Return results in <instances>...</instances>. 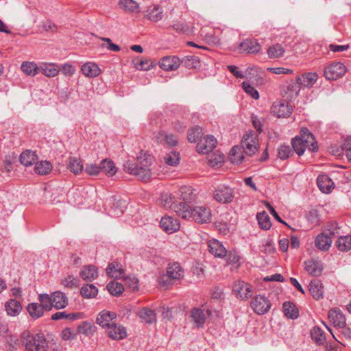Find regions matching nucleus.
I'll use <instances>...</instances> for the list:
<instances>
[{
	"instance_id": "1",
	"label": "nucleus",
	"mask_w": 351,
	"mask_h": 351,
	"mask_svg": "<svg viewBox=\"0 0 351 351\" xmlns=\"http://www.w3.org/2000/svg\"><path fill=\"white\" fill-rule=\"evenodd\" d=\"M152 162L153 157L151 155L141 152L137 157V163L128 160L123 164V170L143 181H147L152 175Z\"/></svg>"
},
{
	"instance_id": "2",
	"label": "nucleus",
	"mask_w": 351,
	"mask_h": 351,
	"mask_svg": "<svg viewBox=\"0 0 351 351\" xmlns=\"http://www.w3.org/2000/svg\"><path fill=\"white\" fill-rule=\"evenodd\" d=\"M176 213L184 219H192L198 223H210L212 219L211 210L205 206H191L184 204L176 208Z\"/></svg>"
},
{
	"instance_id": "3",
	"label": "nucleus",
	"mask_w": 351,
	"mask_h": 351,
	"mask_svg": "<svg viewBox=\"0 0 351 351\" xmlns=\"http://www.w3.org/2000/svg\"><path fill=\"white\" fill-rule=\"evenodd\" d=\"M292 146L299 156L302 155L306 149L313 152H317L318 149L315 136L306 128H302L300 136L293 138Z\"/></svg>"
},
{
	"instance_id": "4",
	"label": "nucleus",
	"mask_w": 351,
	"mask_h": 351,
	"mask_svg": "<svg viewBox=\"0 0 351 351\" xmlns=\"http://www.w3.org/2000/svg\"><path fill=\"white\" fill-rule=\"evenodd\" d=\"M25 351H48V343L42 333L32 335L29 332H23L21 337Z\"/></svg>"
},
{
	"instance_id": "5",
	"label": "nucleus",
	"mask_w": 351,
	"mask_h": 351,
	"mask_svg": "<svg viewBox=\"0 0 351 351\" xmlns=\"http://www.w3.org/2000/svg\"><path fill=\"white\" fill-rule=\"evenodd\" d=\"M239 146L247 156H253L258 147V135L253 131L247 132L243 135Z\"/></svg>"
},
{
	"instance_id": "6",
	"label": "nucleus",
	"mask_w": 351,
	"mask_h": 351,
	"mask_svg": "<svg viewBox=\"0 0 351 351\" xmlns=\"http://www.w3.org/2000/svg\"><path fill=\"white\" fill-rule=\"evenodd\" d=\"M346 72V66L341 62H332L325 67L324 75L328 80H337Z\"/></svg>"
},
{
	"instance_id": "7",
	"label": "nucleus",
	"mask_w": 351,
	"mask_h": 351,
	"mask_svg": "<svg viewBox=\"0 0 351 351\" xmlns=\"http://www.w3.org/2000/svg\"><path fill=\"white\" fill-rule=\"evenodd\" d=\"M250 306L256 314L264 315L269 311L271 302L265 296L258 295L252 299Z\"/></svg>"
},
{
	"instance_id": "8",
	"label": "nucleus",
	"mask_w": 351,
	"mask_h": 351,
	"mask_svg": "<svg viewBox=\"0 0 351 351\" xmlns=\"http://www.w3.org/2000/svg\"><path fill=\"white\" fill-rule=\"evenodd\" d=\"M232 291L237 299L247 300L252 297L253 289L248 283L242 280H237L233 285Z\"/></svg>"
},
{
	"instance_id": "9",
	"label": "nucleus",
	"mask_w": 351,
	"mask_h": 351,
	"mask_svg": "<svg viewBox=\"0 0 351 351\" xmlns=\"http://www.w3.org/2000/svg\"><path fill=\"white\" fill-rule=\"evenodd\" d=\"M214 199L220 203L228 204L234 199L233 189L226 185L218 186L213 192Z\"/></svg>"
},
{
	"instance_id": "10",
	"label": "nucleus",
	"mask_w": 351,
	"mask_h": 351,
	"mask_svg": "<svg viewBox=\"0 0 351 351\" xmlns=\"http://www.w3.org/2000/svg\"><path fill=\"white\" fill-rule=\"evenodd\" d=\"M116 318L117 315L115 313L104 310L98 314L96 322L101 328L108 330L111 325L115 323L114 320Z\"/></svg>"
},
{
	"instance_id": "11",
	"label": "nucleus",
	"mask_w": 351,
	"mask_h": 351,
	"mask_svg": "<svg viewBox=\"0 0 351 351\" xmlns=\"http://www.w3.org/2000/svg\"><path fill=\"white\" fill-rule=\"evenodd\" d=\"M271 110L272 113L279 118L288 117L292 112L291 106H289L288 103L285 101H277L274 102Z\"/></svg>"
},
{
	"instance_id": "12",
	"label": "nucleus",
	"mask_w": 351,
	"mask_h": 351,
	"mask_svg": "<svg viewBox=\"0 0 351 351\" xmlns=\"http://www.w3.org/2000/svg\"><path fill=\"white\" fill-rule=\"evenodd\" d=\"M110 208L108 210V213L110 216L113 217H119L123 215L125 209V203L120 199L117 200L114 198H110L108 200Z\"/></svg>"
},
{
	"instance_id": "13",
	"label": "nucleus",
	"mask_w": 351,
	"mask_h": 351,
	"mask_svg": "<svg viewBox=\"0 0 351 351\" xmlns=\"http://www.w3.org/2000/svg\"><path fill=\"white\" fill-rule=\"evenodd\" d=\"M210 311L209 310L196 308L191 311V317L192 321L196 327H202L205 323L206 319L210 316Z\"/></svg>"
},
{
	"instance_id": "14",
	"label": "nucleus",
	"mask_w": 351,
	"mask_h": 351,
	"mask_svg": "<svg viewBox=\"0 0 351 351\" xmlns=\"http://www.w3.org/2000/svg\"><path fill=\"white\" fill-rule=\"evenodd\" d=\"M304 270L311 276H319L322 274L324 267L321 261L311 259L304 261Z\"/></svg>"
},
{
	"instance_id": "15",
	"label": "nucleus",
	"mask_w": 351,
	"mask_h": 351,
	"mask_svg": "<svg viewBox=\"0 0 351 351\" xmlns=\"http://www.w3.org/2000/svg\"><path fill=\"white\" fill-rule=\"evenodd\" d=\"M180 63V60L176 56H166L160 60L159 66L162 70L171 71L176 70Z\"/></svg>"
},
{
	"instance_id": "16",
	"label": "nucleus",
	"mask_w": 351,
	"mask_h": 351,
	"mask_svg": "<svg viewBox=\"0 0 351 351\" xmlns=\"http://www.w3.org/2000/svg\"><path fill=\"white\" fill-rule=\"evenodd\" d=\"M217 145V140L213 136H207L201 140L197 145V150L199 153L208 154Z\"/></svg>"
},
{
	"instance_id": "17",
	"label": "nucleus",
	"mask_w": 351,
	"mask_h": 351,
	"mask_svg": "<svg viewBox=\"0 0 351 351\" xmlns=\"http://www.w3.org/2000/svg\"><path fill=\"white\" fill-rule=\"evenodd\" d=\"M160 224L162 230L168 233L175 232L180 228L178 220L169 216L162 217Z\"/></svg>"
},
{
	"instance_id": "18",
	"label": "nucleus",
	"mask_w": 351,
	"mask_h": 351,
	"mask_svg": "<svg viewBox=\"0 0 351 351\" xmlns=\"http://www.w3.org/2000/svg\"><path fill=\"white\" fill-rule=\"evenodd\" d=\"M328 318L335 327L343 328L346 326V317L338 308L330 309L328 312Z\"/></svg>"
},
{
	"instance_id": "19",
	"label": "nucleus",
	"mask_w": 351,
	"mask_h": 351,
	"mask_svg": "<svg viewBox=\"0 0 351 351\" xmlns=\"http://www.w3.org/2000/svg\"><path fill=\"white\" fill-rule=\"evenodd\" d=\"M108 337L114 340L123 339L127 337L126 329L122 325L114 323L106 330Z\"/></svg>"
},
{
	"instance_id": "20",
	"label": "nucleus",
	"mask_w": 351,
	"mask_h": 351,
	"mask_svg": "<svg viewBox=\"0 0 351 351\" xmlns=\"http://www.w3.org/2000/svg\"><path fill=\"white\" fill-rule=\"evenodd\" d=\"M81 72L86 77L94 78L100 75L101 69L96 63L87 62L82 65Z\"/></svg>"
},
{
	"instance_id": "21",
	"label": "nucleus",
	"mask_w": 351,
	"mask_h": 351,
	"mask_svg": "<svg viewBox=\"0 0 351 351\" xmlns=\"http://www.w3.org/2000/svg\"><path fill=\"white\" fill-rule=\"evenodd\" d=\"M154 138L158 143L166 144L169 147L176 146L178 144V138L171 133L158 132L154 133Z\"/></svg>"
},
{
	"instance_id": "22",
	"label": "nucleus",
	"mask_w": 351,
	"mask_h": 351,
	"mask_svg": "<svg viewBox=\"0 0 351 351\" xmlns=\"http://www.w3.org/2000/svg\"><path fill=\"white\" fill-rule=\"evenodd\" d=\"M98 276L97 268L93 265H84L80 271V276L87 282L93 281Z\"/></svg>"
},
{
	"instance_id": "23",
	"label": "nucleus",
	"mask_w": 351,
	"mask_h": 351,
	"mask_svg": "<svg viewBox=\"0 0 351 351\" xmlns=\"http://www.w3.org/2000/svg\"><path fill=\"white\" fill-rule=\"evenodd\" d=\"M160 204L166 209H171L176 212V208L181 204L182 202L177 203L175 195L169 193H163L160 196Z\"/></svg>"
},
{
	"instance_id": "24",
	"label": "nucleus",
	"mask_w": 351,
	"mask_h": 351,
	"mask_svg": "<svg viewBox=\"0 0 351 351\" xmlns=\"http://www.w3.org/2000/svg\"><path fill=\"white\" fill-rule=\"evenodd\" d=\"M209 252L215 257L222 258L226 255L227 250L221 242L216 239L208 241Z\"/></svg>"
},
{
	"instance_id": "25",
	"label": "nucleus",
	"mask_w": 351,
	"mask_h": 351,
	"mask_svg": "<svg viewBox=\"0 0 351 351\" xmlns=\"http://www.w3.org/2000/svg\"><path fill=\"white\" fill-rule=\"evenodd\" d=\"M317 186L321 191L329 193L335 186V183L327 175H320L317 179Z\"/></svg>"
},
{
	"instance_id": "26",
	"label": "nucleus",
	"mask_w": 351,
	"mask_h": 351,
	"mask_svg": "<svg viewBox=\"0 0 351 351\" xmlns=\"http://www.w3.org/2000/svg\"><path fill=\"white\" fill-rule=\"evenodd\" d=\"M167 274L171 280H180L184 276V271L178 263H173L169 265Z\"/></svg>"
},
{
	"instance_id": "27",
	"label": "nucleus",
	"mask_w": 351,
	"mask_h": 351,
	"mask_svg": "<svg viewBox=\"0 0 351 351\" xmlns=\"http://www.w3.org/2000/svg\"><path fill=\"white\" fill-rule=\"evenodd\" d=\"M106 271L108 276L112 278H122L124 276V270L122 265L117 262L109 263Z\"/></svg>"
},
{
	"instance_id": "28",
	"label": "nucleus",
	"mask_w": 351,
	"mask_h": 351,
	"mask_svg": "<svg viewBox=\"0 0 351 351\" xmlns=\"http://www.w3.org/2000/svg\"><path fill=\"white\" fill-rule=\"evenodd\" d=\"M308 291L315 300H319L324 296V289L319 280L314 279L311 280L308 285Z\"/></svg>"
},
{
	"instance_id": "29",
	"label": "nucleus",
	"mask_w": 351,
	"mask_h": 351,
	"mask_svg": "<svg viewBox=\"0 0 351 351\" xmlns=\"http://www.w3.org/2000/svg\"><path fill=\"white\" fill-rule=\"evenodd\" d=\"M316 73H307L299 76L296 80L302 88H311L317 80Z\"/></svg>"
},
{
	"instance_id": "30",
	"label": "nucleus",
	"mask_w": 351,
	"mask_h": 351,
	"mask_svg": "<svg viewBox=\"0 0 351 351\" xmlns=\"http://www.w3.org/2000/svg\"><path fill=\"white\" fill-rule=\"evenodd\" d=\"M5 309L9 316L15 317L22 311L21 303L15 299H10L5 304Z\"/></svg>"
},
{
	"instance_id": "31",
	"label": "nucleus",
	"mask_w": 351,
	"mask_h": 351,
	"mask_svg": "<svg viewBox=\"0 0 351 351\" xmlns=\"http://www.w3.org/2000/svg\"><path fill=\"white\" fill-rule=\"evenodd\" d=\"M40 71L47 77H53L58 75L60 71L59 66L54 63H43L40 66Z\"/></svg>"
},
{
	"instance_id": "32",
	"label": "nucleus",
	"mask_w": 351,
	"mask_h": 351,
	"mask_svg": "<svg viewBox=\"0 0 351 351\" xmlns=\"http://www.w3.org/2000/svg\"><path fill=\"white\" fill-rule=\"evenodd\" d=\"M118 5L126 12L138 13L140 12L139 5L134 0H119Z\"/></svg>"
},
{
	"instance_id": "33",
	"label": "nucleus",
	"mask_w": 351,
	"mask_h": 351,
	"mask_svg": "<svg viewBox=\"0 0 351 351\" xmlns=\"http://www.w3.org/2000/svg\"><path fill=\"white\" fill-rule=\"evenodd\" d=\"M315 243L318 249L322 251H326L331 246L332 239L329 235L322 233L317 235Z\"/></svg>"
},
{
	"instance_id": "34",
	"label": "nucleus",
	"mask_w": 351,
	"mask_h": 351,
	"mask_svg": "<svg viewBox=\"0 0 351 351\" xmlns=\"http://www.w3.org/2000/svg\"><path fill=\"white\" fill-rule=\"evenodd\" d=\"M20 162L26 167L32 166L38 160V156L36 152L31 150H26L20 155Z\"/></svg>"
},
{
	"instance_id": "35",
	"label": "nucleus",
	"mask_w": 351,
	"mask_h": 351,
	"mask_svg": "<svg viewBox=\"0 0 351 351\" xmlns=\"http://www.w3.org/2000/svg\"><path fill=\"white\" fill-rule=\"evenodd\" d=\"M282 311L285 315L289 319H295L299 316V311L295 304L287 301L282 304Z\"/></svg>"
},
{
	"instance_id": "36",
	"label": "nucleus",
	"mask_w": 351,
	"mask_h": 351,
	"mask_svg": "<svg viewBox=\"0 0 351 351\" xmlns=\"http://www.w3.org/2000/svg\"><path fill=\"white\" fill-rule=\"evenodd\" d=\"M21 69L26 75L34 77L40 71V66L34 62L25 61L21 64Z\"/></svg>"
},
{
	"instance_id": "37",
	"label": "nucleus",
	"mask_w": 351,
	"mask_h": 351,
	"mask_svg": "<svg viewBox=\"0 0 351 351\" xmlns=\"http://www.w3.org/2000/svg\"><path fill=\"white\" fill-rule=\"evenodd\" d=\"M53 307L57 309L65 308L68 304V298L66 295L61 291H54L53 293Z\"/></svg>"
},
{
	"instance_id": "38",
	"label": "nucleus",
	"mask_w": 351,
	"mask_h": 351,
	"mask_svg": "<svg viewBox=\"0 0 351 351\" xmlns=\"http://www.w3.org/2000/svg\"><path fill=\"white\" fill-rule=\"evenodd\" d=\"M240 47L247 53H255L261 50V46L256 40H246L241 43Z\"/></svg>"
},
{
	"instance_id": "39",
	"label": "nucleus",
	"mask_w": 351,
	"mask_h": 351,
	"mask_svg": "<svg viewBox=\"0 0 351 351\" xmlns=\"http://www.w3.org/2000/svg\"><path fill=\"white\" fill-rule=\"evenodd\" d=\"M244 154L242 147L236 145L232 148L229 154V159L232 163L240 164L244 159Z\"/></svg>"
},
{
	"instance_id": "40",
	"label": "nucleus",
	"mask_w": 351,
	"mask_h": 351,
	"mask_svg": "<svg viewBox=\"0 0 351 351\" xmlns=\"http://www.w3.org/2000/svg\"><path fill=\"white\" fill-rule=\"evenodd\" d=\"M259 68L255 66H250L243 72L244 78L248 80H252L253 78H256V83L262 84L263 80L262 79L261 77H259Z\"/></svg>"
},
{
	"instance_id": "41",
	"label": "nucleus",
	"mask_w": 351,
	"mask_h": 351,
	"mask_svg": "<svg viewBox=\"0 0 351 351\" xmlns=\"http://www.w3.org/2000/svg\"><path fill=\"white\" fill-rule=\"evenodd\" d=\"M101 172L108 176H113L117 173V168L114 162L108 159H104L100 162Z\"/></svg>"
},
{
	"instance_id": "42",
	"label": "nucleus",
	"mask_w": 351,
	"mask_h": 351,
	"mask_svg": "<svg viewBox=\"0 0 351 351\" xmlns=\"http://www.w3.org/2000/svg\"><path fill=\"white\" fill-rule=\"evenodd\" d=\"M140 318L148 324L154 323L156 321V315L155 312L148 308H143L138 312Z\"/></svg>"
},
{
	"instance_id": "43",
	"label": "nucleus",
	"mask_w": 351,
	"mask_h": 351,
	"mask_svg": "<svg viewBox=\"0 0 351 351\" xmlns=\"http://www.w3.org/2000/svg\"><path fill=\"white\" fill-rule=\"evenodd\" d=\"M98 293V289L92 284H86L80 289L81 295L86 299L94 298Z\"/></svg>"
},
{
	"instance_id": "44",
	"label": "nucleus",
	"mask_w": 351,
	"mask_h": 351,
	"mask_svg": "<svg viewBox=\"0 0 351 351\" xmlns=\"http://www.w3.org/2000/svg\"><path fill=\"white\" fill-rule=\"evenodd\" d=\"M148 19L154 22L160 21L163 18V12L162 8L158 5L151 7L147 10V14Z\"/></svg>"
},
{
	"instance_id": "45",
	"label": "nucleus",
	"mask_w": 351,
	"mask_h": 351,
	"mask_svg": "<svg viewBox=\"0 0 351 351\" xmlns=\"http://www.w3.org/2000/svg\"><path fill=\"white\" fill-rule=\"evenodd\" d=\"M256 219L259 226L263 230H267L271 228V223L270 221V217L265 211L258 213L256 215Z\"/></svg>"
},
{
	"instance_id": "46",
	"label": "nucleus",
	"mask_w": 351,
	"mask_h": 351,
	"mask_svg": "<svg viewBox=\"0 0 351 351\" xmlns=\"http://www.w3.org/2000/svg\"><path fill=\"white\" fill-rule=\"evenodd\" d=\"M78 332L86 336H92L95 332L97 327L92 323L84 322L78 326Z\"/></svg>"
},
{
	"instance_id": "47",
	"label": "nucleus",
	"mask_w": 351,
	"mask_h": 351,
	"mask_svg": "<svg viewBox=\"0 0 351 351\" xmlns=\"http://www.w3.org/2000/svg\"><path fill=\"white\" fill-rule=\"evenodd\" d=\"M27 310L29 315L33 319H38L43 315L44 311L40 305L38 303H31L27 306Z\"/></svg>"
},
{
	"instance_id": "48",
	"label": "nucleus",
	"mask_w": 351,
	"mask_h": 351,
	"mask_svg": "<svg viewBox=\"0 0 351 351\" xmlns=\"http://www.w3.org/2000/svg\"><path fill=\"white\" fill-rule=\"evenodd\" d=\"M39 301L40 302V305L43 311H49L53 306V294L51 295L48 294H40Z\"/></svg>"
},
{
	"instance_id": "49",
	"label": "nucleus",
	"mask_w": 351,
	"mask_h": 351,
	"mask_svg": "<svg viewBox=\"0 0 351 351\" xmlns=\"http://www.w3.org/2000/svg\"><path fill=\"white\" fill-rule=\"evenodd\" d=\"M311 337L313 340L318 345H322L325 343L326 337L324 332L318 326H315L312 328Z\"/></svg>"
},
{
	"instance_id": "50",
	"label": "nucleus",
	"mask_w": 351,
	"mask_h": 351,
	"mask_svg": "<svg viewBox=\"0 0 351 351\" xmlns=\"http://www.w3.org/2000/svg\"><path fill=\"white\" fill-rule=\"evenodd\" d=\"M337 247L343 252H347L351 249V236L340 237L337 242Z\"/></svg>"
},
{
	"instance_id": "51",
	"label": "nucleus",
	"mask_w": 351,
	"mask_h": 351,
	"mask_svg": "<svg viewBox=\"0 0 351 351\" xmlns=\"http://www.w3.org/2000/svg\"><path fill=\"white\" fill-rule=\"evenodd\" d=\"M68 168L75 174L82 172L83 165L81 160L76 158H69L68 160Z\"/></svg>"
},
{
	"instance_id": "52",
	"label": "nucleus",
	"mask_w": 351,
	"mask_h": 351,
	"mask_svg": "<svg viewBox=\"0 0 351 351\" xmlns=\"http://www.w3.org/2000/svg\"><path fill=\"white\" fill-rule=\"evenodd\" d=\"M51 164L47 160H43L37 163L35 167V171L39 175H46L51 172Z\"/></svg>"
},
{
	"instance_id": "53",
	"label": "nucleus",
	"mask_w": 351,
	"mask_h": 351,
	"mask_svg": "<svg viewBox=\"0 0 351 351\" xmlns=\"http://www.w3.org/2000/svg\"><path fill=\"white\" fill-rule=\"evenodd\" d=\"M285 49L279 44L271 46L267 50L268 56L270 58H278L283 56Z\"/></svg>"
},
{
	"instance_id": "54",
	"label": "nucleus",
	"mask_w": 351,
	"mask_h": 351,
	"mask_svg": "<svg viewBox=\"0 0 351 351\" xmlns=\"http://www.w3.org/2000/svg\"><path fill=\"white\" fill-rule=\"evenodd\" d=\"M108 291L114 296H119L123 291L124 288L121 283L112 281L107 285Z\"/></svg>"
},
{
	"instance_id": "55",
	"label": "nucleus",
	"mask_w": 351,
	"mask_h": 351,
	"mask_svg": "<svg viewBox=\"0 0 351 351\" xmlns=\"http://www.w3.org/2000/svg\"><path fill=\"white\" fill-rule=\"evenodd\" d=\"M180 154L175 151L171 152L164 157L165 163L169 166H176L180 162Z\"/></svg>"
},
{
	"instance_id": "56",
	"label": "nucleus",
	"mask_w": 351,
	"mask_h": 351,
	"mask_svg": "<svg viewBox=\"0 0 351 351\" xmlns=\"http://www.w3.org/2000/svg\"><path fill=\"white\" fill-rule=\"evenodd\" d=\"M61 283L64 287L70 289L77 288L80 286V280L77 277L68 276L62 280Z\"/></svg>"
},
{
	"instance_id": "57",
	"label": "nucleus",
	"mask_w": 351,
	"mask_h": 351,
	"mask_svg": "<svg viewBox=\"0 0 351 351\" xmlns=\"http://www.w3.org/2000/svg\"><path fill=\"white\" fill-rule=\"evenodd\" d=\"M202 129L201 128H192L188 132V141L190 143H195L202 136Z\"/></svg>"
},
{
	"instance_id": "58",
	"label": "nucleus",
	"mask_w": 351,
	"mask_h": 351,
	"mask_svg": "<svg viewBox=\"0 0 351 351\" xmlns=\"http://www.w3.org/2000/svg\"><path fill=\"white\" fill-rule=\"evenodd\" d=\"M302 87L300 84L296 81L295 82H291L287 86V93L289 97L291 98L297 97L300 92Z\"/></svg>"
},
{
	"instance_id": "59",
	"label": "nucleus",
	"mask_w": 351,
	"mask_h": 351,
	"mask_svg": "<svg viewBox=\"0 0 351 351\" xmlns=\"http://www.w3.org/2000/svg\"><path fill=\"white\" fill-rule=\"evenodd\" d=\"M125 285L132 289L133 291L138 290V280L134 275L123 276Z\"/></svg>"
},
{
	"instance_id": "60",
	"label": "nucleus",
	"mask_w": 351,
	"mask_h": 351,
	"mask_svg": "<svg viewBox=\"0 0 351 351\" xmlns=\"http://www.w3.org/2000/svg\"><path fill=\"white\" fill-rule=\"evenodd\" d=\"M173 28L177 32L189 35L193 33V28L182 23H176L173 25Z\"/></svg>"
},
{
	"instance_id": "61",
	"label": "nucleus",
	"mask_w": 351,
	"mask_h": 351,
	"mask_svg": "<svg viewBox=\"0 0 351 351\" xmlns=\"http://www.w3.org/2000/svg\"><path fill=\"white\" fill-rule=\"evenodd\" d=\"M292 154L289 145H280L278 149V157L281 160L287 159Z\"/></svg>"
},
{
	"instance_id": "62",
	"label": "nucleus",
	"mask_w": 351,
	"mask_h": 351,
	"mask_svg": "<svg viewBox=\"0 0 351 351\" xmlns=\"http://www.w3.org/2000/svg\"><path fill=\"white\" fill-rule=\"evenodd\" d=\"M242 87L245 92L251 96L254 99L259 98V93L253 86H252L247 82H243L242 83Z\"/></svg>"
},
{
	"instance_id": "63",
	"label": "nucleus",
	"mask_w": 351,
	"mask_h": 351,
	"mask_svg": "<svg viewBox=\"0 0 351 351\" xmlns=\"http://www.w3.org/2000/svg\"><path fill=\"white\" fill-rule=\"evenodd\" d=\"M180 193L182 201L180 202H182V204H187V202L192 200V191L190 188L186 186L183 187L181 189Z\"/></svg>"
},
{
	"instance_id": "64",
	"label": "nucleus",
	"mask_w": 351,
	"mask_h": 351,
	"mask_svg": "<svg viewBox=\"0 0 351 351\" xmlns=\"http://www.w3.org/2000/svg\"><path fill=\"white\" fill-rule=\"evenodd\" d=\"M134 66L138 70L148 71L152 68L153 65L152 62H149V60L147 59H145L136 62L134 64Z\"/></svg>"
}]
</instances>
